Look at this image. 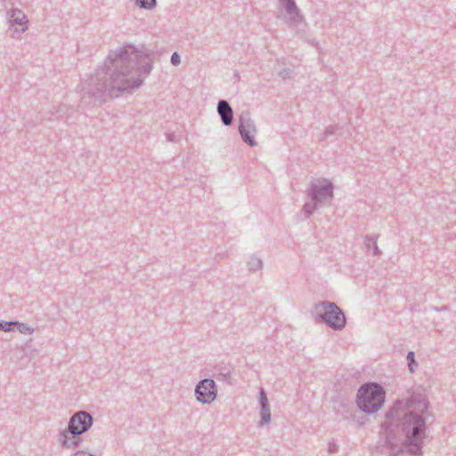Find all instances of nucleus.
Here are the masks:
<instances>
[{
    "mask_svg": "<svg viewBox=\"0 0 456 456\" xmlns=\"http://www.w3.org/2000/svg\"><path fill=\"white\" fill-rule=\"evenodd\" d=\"M70 456H96L87 451L85 450H78L76 451L74 453H72Z\"/></svg>",
    "mask_w": 456,
    "mask_h": 456,
    "instance_id": "nucleus-26",
    "label": "nucleus"
},
{
    "mask_svg": "<svg viewBox=\"0 0 456 456\" xmlns=\"http://www.w3.org/2000/svg\"><path fill=\"white\" fill-rule=\"evenodd\" d=\"M248 265L249 271L256 272L262 269L263 262L259 257L256 256H251L249 261L248 262Z\"/></svg>",
    "mask_w": 456,
    "mask_h": 456,
    "instance_id": "nucleus-17",
    "label": "nucleus"
},
{
    "mask_svg": "<svg viewBox=\"0 0 456 456\" xmlns=\"http://www.w3.org/2000/svg\"><path fill=\"white\" fill-rule=\"evenodd\" d=\"M217 113L224 126H231L233 121V110L226 100H219L217 102Z\"/></svg>",
    "mask_w": 456,
    "mask_h": 456,
    "instance_id": "nucleus-13",
    "label": "nucleus"
},
{
    "mask_svg": "<svg viewBox=\"0 0 456 456\" xmlns=\"http://www.w3.org/2000/svg\"><path fill=\"white\" fill-rule=\"evenodd\" d=\"M428 406L426 395L419 392H413L404 402L395 401L380 423L377 451L388 456H421L427 426L435 419Z\"/></svg>",
    "mask_w": 456,
    "mask_h": 456,
    "instance_id": "nucleus-2",
    "label": "nucleus"
},
{
    "mask_svg": "<svg viewBox=\"0 0 456 456\" xmlns=\"http://www.w3.org/2000/svg\"><path fill=\"white\" fill-rule=\"evenodd\" d=\"M10 15V27L15 31L25 32L28 29V19L20 9H12L8 12Z\"/></svg>",
    "mask_w": 456,
    "mask_h": 456,
    "instance_id": "nucleus-10",
    "label": "nucleus"
},
{
    "mask_svg": "<svg viewBox=\"0 0 456 456\" xmlns=\"http://www.w3.org/2000/svg\"><path fill=\"white\" fill-rule=\"evenodd\" d=\"M286 13L289 16V22L293 26H297L303 20L300 10L295 0H280Z\"/></svg>",
    "mask_w": 456,
    "mask_h": 456,
    "instance_id": "nucleus-11",
    "label": "nucleus"
},
{
    "mask_svg": "<svg viewBox=\"0 0 456 456\" xmlns=\"http://www.w3.org/2000/svg\"><path fill=\"white\" fill-rule=\"evenodd\" d=\"M238 131L246 144L250 147L256 145L255 136L257 131L255 122L250 118L248 112H242L240 116Z\"/></svg>",
    "mask_w": 456,
    "mask_h": 456,
    "instance_id": "nucleus-8",
    "label": "nucleus"
},
{
    "mask_svg": "<svg viewBox=\"0 0 456 456\" xmlns=\"http://www.w3.org/2000/svg\"><path fill=\"white\" fill-rule=\"evenodd\" d=\"M333 411L343 420L351 421L354 419V407L353 403L346 398L335 399L333 401Z\"/></svg>",
    "mask_w": 456,
    "mask_h": 456,
    "instance_id": "nucleus-9",
    "label": "nucleus"
},
{
    "mask_svg": "<svg viewBox=\"0 0 456 456\" xmlns=\"http://www.w3.org/2000/svg\"><path fill=\"white\" fill-rule=\"evenodd\" d=\"M170 61L174 66H177L181 62V57L177 52L172 53Z\"/></svg>",
    "mask_w": 456,
    "mask_h": 456,
    "instance_id": "nucleus-25",
    "label": "nucleus"
},
{
    "mask_svg": "<svg viewBox=\"0 0 456 456\" xmlns=\"http://www.w3.org/2000/svg\"><path fill=\"white\" fill-rule=\"evenodd\" d=\"M16 321L6 322L0 320V330L4 332L12 331L15 329Z\"/></svg>",
    "mask_w": 456,
    "mask_h": 456,
    "instance_id": "nucleus-21",
    "label": "nucleus"
},
{
    "mask_svg": "<svg viewBox=\"0 0 456 456\" xmlns=\"http://www.w3.org/2000/svg\"><path fill=\"white\" fill-rule=\"evenodd\" d=\"M259 404L261 409V420L258 424V427H263L264 425H266L271 421L270 404L268 402L267 395L263 388H260L259 391Z\"/></svg>",
    "mask_w": 456,
    "mask_h": 456,
    "instance_id": "nucleus-12",
    "label": "nucleus"
},
{
    "mask_svg": "<svg viewBox=\"0 0 456 456\" xmlns=\"http://www.w3.org/2000/svg\"><path fill=\"white\" fill-rule=\"evenodd\" d=\"M378 239V234H368L364 237V246L368 250H370V248L372 249L373 256H379L381 254V250L379 248L377 244Z\"/></svg>",
    "mask_w": 456,
    "mask_h": 456,
    "instance_id": "nucleus-14",
    "label": "nucleus"
},
{
    "mask_svg": "<svg viewBox=\"0 0 456 456\" xmlns=\"http://www.w3.org/2000/svg\"><path fill=\"white\" fill-rule=\"evenodd\" d=\"M431 309L434 311H436V312H442V311H448L449 308L447 305H443L441 307L433 305L431 307Z\"/></svg>",
    "mask_w": 456,
    "mask_h": 456,
    "instance_id": "nucleus-28",
    "label": "nucleus"
},
{
    "mask_svg": "<svg viewBox=\"0 0 456 456\" xmlns=\"http://www.w3.org/2000/svg\"><path fill=\"white\" fill-rule=\"evenodd\" d=\"M363 424H364V422L362 421V419H360V421H359V426H362V425H363Z\"/></svg>",
    "mask_w": 456,
    "mask_h": 456,
    "instance_id": "nucleus-30",
    "label": "nucleus"
},
{
    "mask_svg": "<svg viewBox=\"0 0 456 456\" xmlns=\"http://www.w3.org/2000/svg\"><path fill=\"white\" fill-rule=\"evenodd\" d=\"M336 447H337V446H336L334 444H329V452H335Z\"/></svg>",
    "mask_w": 456,
    "mask_h": 456,
    "instance_id": "nucleus-29",
    "label": "nucleus"
},
{
    "mask_svg": "<svg viewBox=\"0 0 456 456\" xmlns=\"http://www.w3.org/2000/svg\"><path fill=\"white\" fill-rule=\"evenodd\" d=\"M154 51L142 45L141 49L127 45L110 51L88 79L82 83L81 102L98 105L121 93L139 88L152 70Z\"/></svg>",
    "mask_w": 456,
    "mask_h": 456,
    "instance_id": "nucleus-1",
    "label": "nucleus"
},
{
    "mask_svg": "<svg viewBox=\"0 0 456 456\" xmlns=\"http://www.w3.org/2000/svg\"><path fill=\"white\" fill-rule=\"evenodd\" d=\"M316 323L325 324L334 330H342L346 325L343 310L331 301H321L314 305Z\"/></svg>",
    "mask_w": 456,
    "mask_h": 456,
    "instance_id": "nucleus-4",
    "label": "nucleus"
},
{
    "mask_svg": "<svg viewBox=\"0 0 456 456\" xmlns=\"http://www.w3.org/2000/svg\"><path fill=\"white\" fill-rule=\"evenodd\" d=\"M69 434H70V433H69V431H68V428H65L64 430L61 431L59 434L58 441L63 448L66 445V444L68 443V439H69Z\"/></svg>",
    "mask_w": 456,
    "mask_h": 456,
    "instance_id": "nucleus-23",
    "label": "nucleus"
},
{
    "mask_svg": "<svg viewBox=\"0 0 456 456\" xmlns=\"http://www.w3.org/2000/svg\"><path fill=\"white\" fill-rule=\"evenodd\" d=\"M322 208L320 205H317L316 202L310 201L305 202L302 208L301 212L304 214V219L310 217L315 209Z\"/></svg>",
    "mask_w": 456,
    "mask_h": 456,
    "instance_id": "nucleus-15",
    "label": "nucleus"
},
{
    "mask_svg": "<svg viewBox=\"0 0 456 456\" xmlns=\"http://www.w3.org/2000/svg\"><path fill=\"white\" fill-rule=\"evenodd\" d=\"M134 4L142 10H152L157 6V0H134Z\"/></svg>",
    "mask_w": 456,
    "mask_h": 456,
    "instance_id": "nucleus-16",
    "label": "nucleus"
},
{
    "mask_svg": "<svg viewBox=\"0 0 456 456\" xmlns=\"http://www.w3.org/2000/svg\"><path fill=\"white\" fill-rule=\"evenodd\" d=\"M279 77H281L283 80H286L288 78L291 77L292 70L290 69L285 68L282 69L279 73Z\"/></svg>",
    "mask_w": 456,
    "mask_h": 456,
    "instance_id": "nucleus-24",
    "label": "nucleus"
},
{
    "mask_svg": "<svg viewBox=\"0 0 456 456\" xmlns=\"http://www.w3.org/2000/svg\"><path fill=\"white\" fill-rule=\"evenodd\" d=\"M15 328L21 333V334H32L35 331V329L27 324L22 323L18 321H16Z\"/></svg>",
    "mask_w": 456,
    "mask_h": 456,
    "instance_id": "nucleus-20",
    "label": "nucleus"
},
{
    "mask_svg": "<svg viewBox=\"0 0 456 456\" xmlns=\"http://www.w3.org/2000/svg\"><path fill=\"white\" fill-rule=\"evenodd\" d=\"M363 424H364V422L362 421V419H360V421H359V426H362V425H363Z\"/></svg>",
    "mask_w": 456,
    "mask_h": 456,
    "instance_id": "nucleus-31",
    "label": "nucleus"
},
{
    "mask_svg": "<svg viewBox=\"0 0 456 456\" xmlns=\"http://www.w3.org/2000/svg\"><path fill=\"white\" fill-rule=\"evenodd\" d=\"M94 424L92 414L86 411L75 412L68 422V431L71 436H81L87 432Z\"/></svg>",
    "mask_w": 456,
    "mask_h": 456,
    "instance_id": "nucleus-6",
    "label": "nucleus"
},
{
    "mask_svg": "<svg viewBox=\"0 0 456 456\" xmlns=\"http://www.w3.org/2000/svg\"><path fill=\"white\" fill-rule=\"evenodd\" d=\"M166 137H167L168 142H176L175 134L174 133H167L166 134Z\"/></svg>",
    "mask_w": 456,
    "mask_h": 456,
    "instance_id": "nucleus-27",
    "label": "nucleus"
},
{
    "mask_svg": "<svg viewBox=\"0 0 456 456\" xmlns=\"http://www.w3.org/2000/svg\"><path fill=\"white\" fill-rule=\"evenodd\" d=\"M79 436H71V437H69V439H68V443L66 444L64 448L73 449V448L78 447L82 441Z\"/></svg>",
    "mask_w": 456,
    "mask_h": 456,
    "instance_id": "nucleus-22",
    "label": "nucleus"
},
{
    "mask_svg": "<svg viewBox=\"0 0 456 456\" xmlns=\"http://www.w3.org/2000/svg\"><path fill=\"white\" fill-rule=\"evenodd\" d=\"M409 371L414 373L418 362L415 360V354L413 351H409L406 356Z\"/></svg>",
    "mask_w": 456,
    "mask_h": 456,
    "instance_id": "nucleus-19",
    "label": "nucleus"
},
{
    "mask_svg": "<svg viewBox=\"0 0 456 456\" xmlns=\"http://www.w3.org/2000/svg\"><path fill=\"white\" fill-rule=\"evenodd\" d=\"M334 184L326 178H317L310 182L306 194L317 205H330L334 197Z\"/></svg>",
    "mask_w": 456,
    "mask_h": 456,
    "instance_id": "nucleus-5",
    "label": "nucleus"
},
{
    "mask_svg": "<svg viewBox=\"0 0 456 456\" xmlns=\"http://www.w3.org/2000/svg\"><path fill=\"white\" fill-rule=\"evenodd\" d=\"M341 128L337 126V125H334V126H329L325 131L323 132V134L321 135L320 137V141H324V140H327L329 139L330 136L332 135H335L338 134V131H340Z\"/></svg>",
    "mask_w": 456,
    "mask_h": 456,
    "instance_id": "nucleus-18",
    "label": "nucleus"
},
{
    "mask_svg": "<svg viewBox=\"0 0 456 456\" xmlns=\"http://www.w3.org/2000/svg\"><path fill=\"white\" fill-rule=\"evenodd\" d=\"M386 392L384 387L376 382L362 384L356 395V404L365 413L377 412L385 403Z\"/></svg>",
    "mask_w": 456,
    "mask_h": 456,
    "instance_id": "nucleus-3",
    "label": "nucleus"
},
{
    "mask_svg": "<svg viewBox=\"0 0 456 456\" xmlns=\"http://www.w3.org/2000/svg\"><path fill=\"white\" fill-rule=\"evenodd\" d=\"M194 395L199 403L209 404L217 396V386L214 379L209 378L204 379L196 385Z\"/></svg>",
    "mask_w": 456,
    "mask_h": 456,
    "instance_id": "nucleus-7",
    "label": "nucleus"
}]
</instances>
